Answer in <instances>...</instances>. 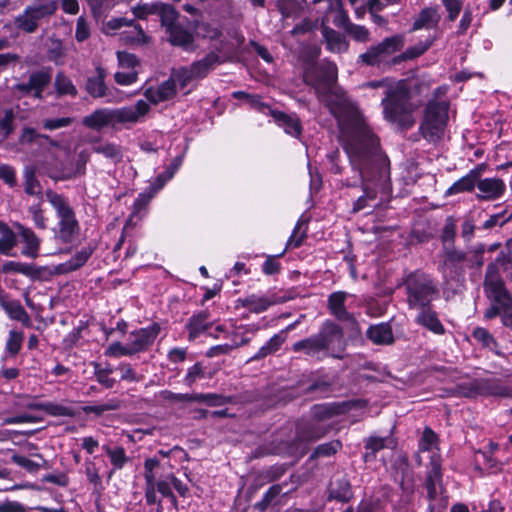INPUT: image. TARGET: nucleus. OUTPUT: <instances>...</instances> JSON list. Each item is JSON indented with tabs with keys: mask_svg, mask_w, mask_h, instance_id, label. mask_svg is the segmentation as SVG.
I'll use <instances>...</instances> for the list:
<instances>
[{
	"mask_svg": "<svg viewBox=\"0 0 512 512\" xmlns=\"http://www.w3.org/2000/svg\"><path fill=\"white\" fill-rule=\"evenodd\" d=\"M145 97L153 104L167 101L176 95V84L170 77L164 81L157 89L148 88L144 92Z\"/></svg>",
	"mask_w": 512,
	"mask_h": 512,
	"instance_id": "nucleus-18",
	"label": "nucleus"
},
{
	"mask_svg": "<svg viewBox=\"0 0 512 512\" xmlns=\"http://www.w3.org/2000/svg\"><path fill=\"white\" fill-rule=\"evenodd\" d=\"M431 41H429L427 44H418L414 47H411L407 49L404 53H402L397 59L399 60H408V59H414L418 56L422 55L431 45Z\"/></svg>",
	"mask_w": 512,
	"mask_h": 512,
	"instance_id": "nucleus-55",
	"label": "nucleus"
},
{
	"mask_svg": "<svg viewBox=\"0 0 512 512\" xmlns=\"http://www.w3.org/2000/svg\"><path fill=\"white\" fill-rule=\"evenodd\" d=\"M410 307L424 308L437 292L431 279L423 273L409 275L405 282Z\"/></svg>",
	"mask_w": 512,
	"mask_h": 512,
	"instance_id": "nucleus-12",
	"label": "nucleus"
},
{
	"mask_svg": "<svg viewBox=\"0 0 512 512\" xmlns=\"http://www.w3.org/2000/svg\"><path fill=\"white\" fill-rule=\"evenodd\" d=\"M369 87H383L385 98L382 100L384 116L390 122L402 129L413 126L415 120L412 115L409 91L403 83L388 85L384 81H372L367 84Z\"/></svg>",
	"mask_w": 512,
	"mask_h": 512,
	"instance_id": "nucleus-4",
	"label": "nucleus"
},
{
	"mask_svg": "<svg viewBox=\"0 0 512 512\" xmlns=\"http://www.w3.org/2000/svg\"><path fill=\"white\" fill-rule=\"evenodd\" d=\"M421 309L416 317V322L435 334H443L445 330L436 312L432 311L429 306Z\"/></svg>",
	"mask_w": 512,
	"mask_h": 512,
	"instance_id": "nucleus-23",
	"label": "nucleus"
},
{
	"mask_svg": "<svg viewBox=\"0 0 512 512\" xmlns=\"http://www.w3.org/2000/svg\"><path fill=\"white\" fill-rule=\"evenodd\" d=\"M171 77L175 83H179L181 88H185L191 81L196 80L190 67L173 69Z\"/></svg>",
	"mask_w": 512,
	"mask_h": 512,
	"instance_id": "nucleus-45",
	"label": "nucleus"
},
{
	"mask_svg": "<svg viewBox=\"0 0 512 512\" xmlns=\"http://www.w3.org/2000/svg\"><path fill=\"white\" fill-rule=\"evenodd\" d=\"M73 121L74 119L71 117L45 119L42 121V127L46 130H56L71 125Z\"/></svg>",
	"mask_w": 512,
	"mask_h": 512,
	"instance_id": "nucleus-54",
	"label": "nucleus"
},
{
	"mask_svg": "<svg viewBox=\"0 0 512 512\" xmlns=\"http://www.w3.org/2000/svg\"><path fill=\"white\" fill-rule=\"evenodd\" d=\"M346 297L347 293L343 291L332 293L328 298V308L331 314L339 321L350 322L353 327H356L357 322L354 316L345 308Z\"/></svg>",
	"mask_w": 512,
	"mask_h": 512,
	"instance_id": "nucleus-16",
	"label": "nucleus"
},
{
	"mask_svg": "<svg viewBox=\"0 0 512 512\" xmlns=\"http://www.w3.org/2000/svg\"><path fill=\"white\" fill-rule=\"evenodd\" d=\"M456 226L452 219H447L443 232H442V240L445 246H448L449 242H452L455 237Z\"/></svg>",
	"mask_w": 512,
	"mask_h": 512,
	"instance_id": "nucleus-64",
	"label": "nucleus"
},
{
	"mask_svg": "<svg viewBox=\"0 0 512 512\" xmlns=\"http://www.w3.org/2000/svg\"><path fill=\"white\" fill-rule=\"evenodd\" d=\"M449 103L446 100H430L425 109L420 131L429 142H437L444 134L448 121Z\"/></svg>",
	"mask_w": 512,
	"mask_h": 512,
	"instance_id": "nucleus-10",
	"label": "nucleus"
},
{
	"mask_svg": "<svg viewBox=\"0 0 512 512\" xmlns=\"http://www.w3.org/2000/svg\"><path fill=\"white\" fill-rule=\"evenodd\" d=\"M272 304L267 298L264 297H256L255 295H251L244 300H242V305L244 307L249 308L252 312L260 313L265 311Z\"/></svg>",
	"mask_w": 512,
	"mask_h": 512,
	"instance_id": "nucleus-43",
	"label": "nucleus"
},
{
	"mask_svg": "<svg viewBox=\"0 0 512 512\" xmlns=\"http://www.w3.org/2000/svg\"><path fill=\"white\" fill-rule=\"evenodd\" d=\"M485 293L491 306L485 311V317L492 319L501 316L502 324L512 329V296L505 287L502 278L493 274L492 269L486 270Z\"/></svg>",
	"mask_w": 512,
	"mask_h": 512,
	"instance_id": "nucleus-6",
	"label": "nucleus"
},
{
	"mask_svg": "<svg viewBox=\"0 0 512 512\" xmlns=\"http://www.w3.org/2000/svg\"><path fill=\"white\" fill-rule=\"evenodd\" d=\"M22 342V336L15 331H11L7 341V350L15 355L19 352Z\"/></svg>",
	"mask_w": 512,
	"mask_h": 512,
	"instance_id": "nucleus-62",
	"label": "nucleus"
},
{
	"mask_svg": "<svg viewBox=\"0 0 512 512\" xmlns=\"http://www.w3.org/2000/svg\"><path fill=\"white\" fill-rule=\"evenodd\" d=\"M18 28L25 32H34L38 26V22L32 18L30 13L25 9L24 13L16 18Z\"/></svg>",
	"mask_w": 512,
	"mask_h": 512,
	"instance_id": "nucleus-50",
	"label": "nucleus"
},
{
	"mask_svg": "<svg viewBox=\"0 0 512 512\" xmlns=\"http://www.w3.org/2000/svg\"><path fill=\"white\" fill-rule=\"evenodd\" d=\"M273 117L282 126L286 133L292 136H298L301 133V126L298 119L293 118L283 112H273Z\"/></svg>",
	"mask_w": 512,
	"mask_h": 512,
	"instance_id": "nucleus-38",
	"label": "nucleus"
},
{
	"mask_svg": "<svg viewBox=\"0 0 512 512\" xmlns=\"http://www.w3.org/2000/svg\"><path fill=\"white\" fill-rule=\"evenodd\" d=\"M97 75L90 77L86 82V91L93 98H101L107 95V87L105 85V71L101 67L96 68Z\"/></svg>",
	"mask_w": 512,
	"mask_h": 512,
	"instance_id": "nucleus-27",
	"label": "nucleus"
},
{
	"mask_svg": "<svg viewBox=\"0 0 512 512\" xmlns=\"http://www.w3.org/2000/svg\"><path fill=\"white\" fill-rule=\"evenodd\" d=\"M505 185L502 180L496 178L482 179V200L494 199L504 192Z\"/></svg>",
	"mask_w": 512,
	"mask_h": 512,
	"instance_id": "nucleus-35",
	"label": "nucleus"
},
{
	"mask_svg": "<svg viewBox=\"0 0 512 512\" xmlns=\"http://www.w3.org/2000/svg\"><path fill=\"white\" fill-rule=\"evenodd\" d=\"M500 396L512 398V387L495 378L482 379V396Z\"/></svg>",
	"mask_w": 512,
	"mask_h": 512,
	"instance_id": "nucleus-26",
	"label": "nucleus"
},
{
	"mask_svg": "<svg viewBox=\"0 0 512 512\" xmlns=\"http://www.w3.org/2000/svg\"><path fill=\"white\" fill-rule=\"evenodd\" d=\"M367 337L377 345H389L394 342V336L389 324L381 323L367 330Z\"/></svg>",
	"mask_w": 512,
	"mask_h": 512,
	"instance_id": "nucleus-22",
	"label": "nucleus"
},
{
	"mask_svg": "<svg viewBox=\"0 0 512 512\" xmlns=\"http://www.w3.org/2000/svg\"><path fill=\"white\" fill-rule=\"evenodd\" d=\"M55 87L59 94L77 95V89L69 78L59 73L55 78Z\"/></svg>",
	"mask_w": 512,
	"mask_h": 512,
	"instance_id": "nucleus-46",
	"label": "nucleus"
},
{
	"mask_svg": "<svg viewBox=\"0 0 512 512\" xmlns=\"http://www.w3.org/2000/svg\"><path fill=\"white\" fill-rule=\"evenodd\" d=\"M344 149L351 166L358 171L364 195L353 206L358 212L365 208L367 199L378 192L387 193L390 187V164L379 147L378 138L361 120H356L346 136Z\"/></svg>",
	"mask_w": 512,
	"mask_h": 512,
	"instance_id": "nucleus-1",
	"label": "nucleus"
},
{
	"mask_svg": "<svg viewBox=\"0 0 512 512\" xmlns=\"http://www.w3.org/2000/svg\"><path fill=\"white\" fill-rule=\"evenodd\" d=\"M329 431V427L311 420H301L296 424V436L292 441L280 442L274 450L275 454L299 458L306 454L308 446Z\"/></svg>",
	"mask_w": 512,
	"mask_h": 512,
	"instance_id": "nucleus-7",
	"label": "nucleus"
},
{
	"mask_svg": "<svg viewBox=\"0 0 512 512\" xmlns=\"http://www.w3.org/2000/svg\"><path fill=\"white\" fill-rule=\"evenodd\" d=\"M330 498L340 502H347L352 497V489L349 480L345 475H335L329 486Z\"/></svg>",
	"mask_w": 512,
	"mask_h": 512,
	"instance_id": "nucleus-19",
	"label": "nucleus"
},
{
	"mask_svg": "<svg viewBox=\"0 0 512 512\" xmlns=\"http://www.w3.org/2000/svg\"><path fill=\"white\" fill-rule=\"evenodd\" d=\"M2 271L4 273L17 272L32 279H39L41 276L42 268H38L31 264L9 261L2 266Z\"/></svg>",
	"mask_w": 512,
	"mask_h": 512,
	"instance_id": "nucleus-31",
	"label": "nucleus"
},
{
	"mask_svg": "<svg viewBox=\"0 0 512 512\" xmlns=\"http://www.w3.org/2000/svg\"><path fill=\"white\" fill-rule=\"evenodd\" d=\"M17 228L19 231V234L21 235L23 241L26 244V248L22 251V253L26 256L36 258L38 255V249H39V239L35 235V233L29 229L24 227L21 224H17Z\"/></svg>",
	"mask_w": 512,
	"mask_h": 512,
	"instance_id": "nucleus-30",
	"label": "nucleus"
},
{
	"mask_svg": "<svg viewBox=\"0 0 512 512\" xmlns=\"http://www.w3.org/2000/svg\"><path fill=\"white\" fill-rule=\"evenodd\" d=\"M442 3L448 12V19L454 21L462 8V0H442Z\"/></svg>",
	"mask_w": 512,
	"mask_h": 512,
	"instance_id": "nucleus-57",
	"label": "nucleus"
},
{
	"mask_svg": "<svg viewBox=\"0 0 512 512\" xmlns=\"http://www.w3.org/2000/svg\"><path fill=\"white\" fill-rule=\"evenodd\" d=\"M341 448V443L338 440L317 446L311 455V458L327 457L335 454Z\"/></svg>",
	"mask_w": 512,
	"mask_h": 512,
	"instance_id": "nucleus-47",
	"label": "nucleus"
},
{
	"mask_svg": "<svg viewBox=\"0 0 512 512\" xmlns=\"http://www.w3.org/2000/svg\"><path fill=\"white\" fill-rule=\"evenodd\" d=\"M475 186L480 187V168L475 167L469 174L455 182L446 192L447 195L471 191Z\"/></svg>",
	"mask_w": 512,
	"mask_h": 512,
	"instance_id": "nucleus-20",
	"label": "nucleus"
},
{
	"mask_svg": "<svg viewBox=\"0 0 512 512\" xmlns=\"http://www.w3.org/2000/svg\"><path fill=\"white\" fill-rule=\"evenodd\" d=\"M66 157L56 159L52 164L49 176L54 180L66 181L82 177L86 173V165L90 154L87 150L72 156L70 148H65Z\"/></svg>",
	"mask_w": 512,
	"mask_h": 512,
	"instance_id": "nucleus-11",
	"label": "nucleus"
},
{
	"mask_svg": "<svg viewBox=\"0 0 512 512\" xmlns=\"http://www.w3.org/2000/svg\"><path fill=\"white\" fill-rule=\"evenodd\" d=\"M118 61L123 68H134L138 65V59L134 54L128 52H118Z\"/></svg>",
	"mask_w": 512,
	"mask_h": 512,
	"instance_id": "nucleus-63",
	"label": "nucleus"
},
{
	"mask_svg": "<svg viewBox=\"0 0 512 512\" xmlns=\"http://www.w3.org/2000/svg\"><path fill=\"white\" fill-rule=\"evenodd\" d=\"M51 81V74L49 71H37L30 75L29 77V86L33 88L34 96L37 98H41L42 92L45 87Z\"/></svg>",
	"mask_w": 512,
	"mask_h": 512,
	"instance_id": "nucleus-37",
	"label": "nucleus"
},
{
	"mask_svg": "<svg viewBox=\"0 0 512 512\" xmlns=\"http://www.w3.org/2000/svg\"><path fill=\"white\" fill-rule=\"evenodd\" d=\"M440 21V14L437 8L426 7L421 10L413 23V30L433 29Z\"/></svg>",
	"mask_w": 512,
	"mask_h": 512,
	"instance_id": "nucleus-24",
	"label": "nucleus"
},
{
	"mask_svg": "<svg viewBox=\"0 0 512 512\" xmlns=\"http://www.w3.org/2000/svg\"><path fill=\"white\" fill-rule=\"evenodd\" d=\"M209 314L207 312H200L192 316L186 327L189 330V340H194L200 333L207 330L211 324L207 321Z\"/></svg>",
	"mask_w": 512,
	"mask_h": 512,
	"instance_id": "nucleus-33",
	"label": "nucleus"
},
{
	"mask_svg": "<svg viewBox=\"0 0 512 512\" xmlns=\"http://www.w3.org/2000/svg\"><path fill=\"white\" fill-rule=\"evenodd\" d=\"M345 31L358 42H367L369 40L370 33L364 26L351 23Z\"/></svg>",
	"mask_w": 512,
	"mask_h": 512,
	"instance_id": "nucleus-52",
	"label": "nucleus"
},
{
	"mask_svg": "<svg viewBox=\"0 0 512 512\" xmlns=\"http://www.w3.org/2000/svg\"><path fill=\"white\" fill-rule=\"evenodd\" d=\"M0 179L13 187L16 184L15 170L6 164L0 165Z\"/></svg>",
	"mask_w": 512,
	"mask_h": 512,
	"instance_id": "nucleus-60",
	"label": "nucleus"
},
{
	"mask_svg": "<svg viewBox=\"0 0 512 512\" xmlns=\"http://www.w3.org/2000/svg\"><path fill=\"white\" fill-rule=\"evenodd\" d=\"M303 81L314 89L320 103L331 114L340 118L350 108V101L344 90L338 85V68L330 61L311 64L303 72Z\"/></svg>",
	"mask_w": 512,
	"mask_h": 512,
	"instance_id": "nucleus-2",
	"label": "nucleus"
},
{
	"mask_svg": "<svg viewBox=\"0 0 512 512\" xmlns=\"http://www.w3.org/2000/svg\"><path fill=\"white\" fill-rule=\"evenodd\" d=\"M404 45L402 35H394L385 38L375 46H371L365 53L359 56V59L366 65H379L386 57L399 51Z\"/></svg>",
	"mask_w": 512,
	"mask_h": 512,
	"instance_id": "nucleus-13",
	"label": "nucleus"
},
{
	"mask_svg": "<svg viewBox=\"0 0 512 512\" xmlns=\"http://www.w3.org/2000/svg\"><path fill=\"white\" fill-rule=\"evenodd\" d=\"M41 137L42 134L38 133L34 128L25 127L19 137V142L23 145L42 144Z\"/></svg>",
	"mask_w": 512,
	"mask_h": 512,
	"instance_id": "nucleus-53",
	"label": "nucleus"
},
{
	"mask_svg": "<svg viewBox=\"0 0 512 512\" xmlns=\"http://www.w3.org/2000/svg\"><path fill=\"white\" fill-rule=\"evenodd\" d=\"M150 107L144 100L137 101L134 107H122L118 109H97L82 120V124L93 130L103 127H115L117 124L136 123L140 117L147 114Z\"/></svg>",
	"mask_w": 512,
	"mask_h": 512,
	"instance_id": "nucleus-5",
	"label": "nucleus"
},
{
	"mask_svg": "<svg viewBox=\"0 0 512 512\" xmlns=\"http://www.w3.org/2000/svg\"><path fill=\"white\" fill-rule=\"evenodd\" d=\"M46 198L59 218L57 238L64 243L74 241L79 235L80 227L68 200L52 190L46 191Z\"/></svg>",
	"mask_w": 512,
	"mask_h": 512,
	"instance_id": "nucleus-8",
	"label": "nucleus"
},
{
	"mask_svg": "<svg viewBox=\"0 0 512 512\" xmlns=\"http://www.w3.org/2000/svg\"><path fill=\"white\" fill-rule=\"evenodd\" d=\"M195 402H205L209 406H221L231 402V397H225L219 394H196Z\"/></svg>",
	"mask_w": 512,
	"mask_h": 512,
	"instance_id": "nucleus-49",
	"label": "nucleus"
},
{
	"mask_svg": "<svg viewBox=\"0 0 512 512\" xmlns=\"http://www.w3.org/2000/svg\"><path fill=\"white\" fill-rule=\"evenodd\" d=\"M354 403L352 402H343V403H333L326 405H315L312 408V420L318 423H321L324 420L330 419L333 416L340 415L348 411Z\"/></svg>",
	"mask_w": 512,
	"mask_h": 512,
	"instance_id": "nucleus-17",
	"label": "nucleus"
},
{
	"mask_svg": "<svg viewBox=\"0 0 512 512\" xmlns=\"http://www.w3.org/2000/svg\"><path fill=\"white\" fill-rule=\"evenodd\" d=\"M93 253L90 246L82 248L70 260L61 265V271L64 273L72 272L82 267Z\"/></svg>",
	"mask_w": 512,
	"mask_h": 512,
	"instance_id": "nucleus-34",
	"label": "nucleus"
},
{
	"mask_svg": "<svg viewBox=\"0 0 512 512\" xmlns=\"http://www.w3.org/2000/svg\"><path fill=\"white\" fill-rule=\"evenodd\" d=\"M346 345L343 328L331 320H326L317 334L295 342L292 350L317 359L321 355L342 359Z\"/></svg>",
	"mask_w": 512,
	"mask_h": 512,
	"instance_id": "nucleus-3",
	"label": "nucleus"
},
{
	"mask_svg": "<svg viewBox=\"0 0 512 512\" xmlns=\"http://www.w3.org/2000/svg\"><path fill=\"white\" fill-rule=\"evenodd\" d=\"M93 151L102 154L106 158L113 160L115 163L120 162L123 157L122 149L114 143H103L93 147Z\"/></svg>",
	"mask_w": 512,
	"mask_h": 512,
	"instance_id": "nucleus-41",
	"label": "nucleus"
},
{
	"mask_svg": "<svg viewBox=\"0 0 512 512\" xmlns=\"http://www.w3.org/2000/svg\"><path fill=\"white\" fill-rule=\"evenodd\" d=\"M442 477L440 458L433 455L430 461V469L427 473L426 488L430 499H435L437 496L436 485L440 483Z\"/></svg>",
	"mask_w": 512,
	"mask_h": 512,
	"instance_id": "nucleus-21",
	"label": "nucleus"
},
{
	"mask_svg": "<svg viewBox=\"0 0 512 512\" xmlns=\"http://www.w3.org/2000/svg\"><path fill=\"white\" fill-rule=\"evenodd\" d=\"M14 119L12 110H6L2 116L0 115V143L12 133Z\"/></svg>",
	"mask_w": 512,
	"mask_h": 512,
	"instance_id": "nucleus-44",
	"label": "nucleus"
},
{
	"mask_svg": "<svg viewBox=\"0 0 512 512\" xmlns=\"http://www.w3.org/2000/svg\"><path fill=\"white\" fill-rule=\"evenodd\" d=\"M323 34L329 51L333 53H343L348 50V42L335 30L325 28Z\"/></svg>",
	"mask_w": 512,
	"mask_h": 512,
	"instance_id": "nucleus-29",
	"label": "nucleus"
},
{
	"mask_svg": "<svg viewBox=\"0 0 512 512\" xmlns=\"http://www.w3.org/2000/svg\"><path fill=\"white\" fill-rule=\"evenodd\" d=\"M218 62L219 56L214 52H210L204 58L193 62L189 67L191 68L196 80L203 79Z\"/></svg>",
	"mask_w": 512,
	"mask_h": 512,
	"instance_id": "nucleus-25",
	"label": "nucleus"
},
{
	"mask_svg": "<svg viewBox=\"0 0 512 512\" xmlns=\"http://www.w3.org/2000/svg\"><path fill=\"white\" fill-rule=\"evenodd\" d=\"M303 0H277V7L283 18L291 17L302 9Z\"/></svg>",
	"mask_w": 512,
	"mask_h": 512,
	"instance_id": "nucleus-42",
	"label": "nucleus"
},
{
	"mask_svg": "<svg viewBox=\"0 0 512 512\" xmlns=\"http://www.w3.org/2000/svg\"><path fill=\"white\" fill-rule=\"evenodd\" d=\"M173 8L174 6L172 4L156 1L134 6L132 12L135 17L142 20L147 19L149 15H156L159 17L160 23L162 24Z\"/></svg>",
	"mask_w": 512,
	"mask_h": 512,
	"instance_id": "nucleus-14",
	"label": "nucleus"
},
{
	"mask_svg": "<svg viewBox=\"0 0 512 512\" xmlns=\"http://www.w3.org/2000/svg\"><path fill=\"white\" fill-rule=\"evenodd\" d=\"M57 9V4L52 0H43L37 4L28 6L26 10L37 22L44 17L52 15Z\"/></svg>",
	"mask_w": 512,
	"mask_h": 512,
	"instance_id": "nucleus-36",
	"label": "nucleus"
},
{
	"mask_svg": "<svg viewBox=\"0 0 512 512\" xmlns=\"http://www.w3.org/2000/svg\"><path fill=\"white\" fill-rule=\"evenodd\" d=\"M110 0H86L95 17H100L109 8Z\"/></svg>",
	"mask_w": 512,
	"mask_h": 512,
	"instance_id": "nucleus-61",
	"label": "nucleus"
},
{
	"mask_svg": "<svg viewBox=\"0 0 512 512\" xmlns=\"http://www.w3.org/2000/svg\"><path fill=\"white\" fill-rule=\"evenodd\" d=\"M0 233V253L8 255L17 244L16 234L2 221H0Z\"/></svg>",
	"mask_w": 512,
	"mask_h": 512,
	"instance_id": "nucleus-39",
	"label": "nucleus"
},
{
	"mask_svg": "<svg viewBox=\"0 0 512 512\" xmlns=\"http://www.w3.org/2000/svg\"><path fill=\"white\" fill-rule=\"evenodd\" d=\"M505 210H501L499 212L493 213L489 216V219H487L483 224L482 228L484 229H491L495 227L496 225L503 226L505 223L510 221L512 219V213L507 217L504 218Z\"/></svg>",
	"mask_w": 512,
	"mask_h": 512,
	"instance_id": "nucleus-51",
	"label": "nucleus"
},
{
	"mask_svg": "<svg viewBox=\"0 0 512 512\" xmlns=\"http://www.w3.org/2000/svg\"><path fill=\"white\" fill-rule=\"evenodd\" d=\"M0 305L12 319L21 322L29 320L27 312L18 301L5 299Z\"/></svg>",
	"mask_w": 512,
	"mask_h": 512,
	"instance_id": "nucleus-40",
	"label": "nucleus"
},
{
	"mask_svg": "<svg viewBox=\"0 0 512 512\" xmlns=\"http://www.w3.org/2000/svg\"><path fill=\"white\" fill-rule=\"evenodd\" d=\"M179 12L173 8L166 19L163 21L161 26L165 29L167 35V41L175 47H180L185 51L194 50V33L199 27V20L194 19L187 21L185 27L180 21Z\"/></svg>",
	"mask_w": 512,
	"mask_h": 512,
	"instance_id": "nucleus-9",
	"label": "nucleus"
},
{
	"mask_svg": "<svg viewBox=\"0 0 512 512\" xmlns=\"http://www.w3.org/2000/svg\"><path fill=\"white\" fill-rule=\"evenodd\" d=\"M160 395L164 400L173 402H195L196 397V394H177L168 390L162 391Z\"/></svg>",
	"mask_w": 512,
	"mask_h": 512,
	"instance_id": "nucleus-56",
	"label": "nucleus"
},
{
	"mask_svg": "<svg viewBox=\"0 0 512 512\" xmlns=\"http://www.w3.org/2000/svg\"><path fill=\"white\" fill-rule=\"evenodd\" d=\"M159 331V325L154 324L151 327L140 329L137 332H132L129 337V344L133 354L147 349V347L154 342Z\"/></svg>",
	"mask_w": 512,
	"mask_h": 512,
	"instance_id": "nucleus-15",
	"label": "nucleus"
},
{
	"mask_svg": "<svg viewBox=\"0 0 512 512\" xmlns=\"http://www.w3.org/2000/svg\"><path fill=\"white\" fill-rule=\"evenodd\" d=\"M490 268L498 278H502L499 272L500 268H502L512 280V252L510 250L500 251L497 258L487 266V269Z\"/></svg>",
	"mask_w": 512,
	"mask_h": 512,
	"instance_id": "nucleus-28",
	"label": "nucleus"
},
{
	"mask_svg": "<svg viewBox=\"0 0 512 512\" xmlns=\"http://www.w3.org/2000/svg\"><path fill=\"white\" fill-rule=\"evenodd\" d=\"M111 370L101 369L99 365H95V375L97 381L106 388H112L115 380L109 377Z\"/></svg>",
	"mask_w": 512,
	"mask_h": 512,
	"instance_id": "nucleus-59",
	"label": "nucleus"
},
{
	"mask_svg": "<svg viewBox=\"0 0 512 512\" xmlns=\"http://www.w3.org/2000/svg\"><path fill=\"white\" fill-rule=\"evenodd\" d=\"M25 192L31 196L41 195V187L33 170L25 171Z\"/></svg>",
	"mask_w": 512,
	"mask_h": 512,
	"instance_id": "nucleus-48",
	"label": "nucleus"
},
{
	"mask_svg": "<svg viewBox=\"0 0 512 512\" xmlns=\"http://www.w3.org/2000/svg\"><path fill=\"white\" fill-rule=\"evenodd\" d=\"M106 451L113 465L117 468H122L126 462V456L123 448H116L114 450L107 448Z\"/></svg>",
	"mask_w": 512,
	"mask_h": 512,
	"instance_id": "nucleus-58",
	"label": "nucleus"
},
{
	"mask_svg": "<svg viewBox=\"0 0 512 512\" xmlns=\"http://www.w3.org/2000/svg\"><path fill=\"white\" fill-rule=\"evenodd\" d=\"M393 441L388 437L370 436L365 440V448L369 450L363 456L365 462L372 461L375 458L376 452L379 450L390 447Z\"/></svg>",
	"mask_w": 512,
	"mask_h": 512,
	"instance_id": "nucleus-32",
	"label": "nucleus"
}]
</instances>
